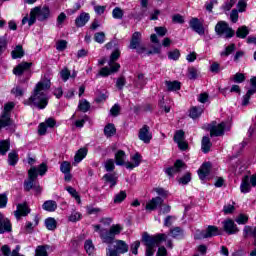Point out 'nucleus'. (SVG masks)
I'll return each instance as SVG.
<instances>
[{
	"label": "nucleus",
	"instance_id": "f257e3e1",
	"mask_svg": "<svg viewBox=\"0 0 256 256\" xmlns=\"http://www.w3.org/2000/svg\"><path fill=\"white\" fill-rule=\"evenodd\" d=\"M51 89V80L44 79L38 82L34 88L31 97L24 101V105L29 107H37V109H45L49 104V96L47 91Z\"/></svg>",
	"mask_w": 256,
	"mask_h": 256
},
{
	"label": "nucleus",
	"instance_id": "f03ea898",
	"mask_svg": "<svg viewBox=\"0 0 256 256\" xmlns=\"http://www.w3.org/2000/svg\"><path fill=\"white\" fill-rule=\"evenodd\" d=\"M163 241H167V235L157 234L151 236L149 233L144 232L142 235V243H144L146 247V256L155 255L157 247H159V244L163 243Z\"/></svg>",
	"mask_w": 256,
	"mask_h": 256
},
{
	"label": "nucleus",
	"instance_id": "7ed1b4c3",
	"mask_svg": "<svg viewBox=\"0 0 256 256\" xmlns=\"http://www.w3.org/2000/svg\"><path fill=\"white\" fill-rule=\"evenodd\" d=\"M121 231H123L121 224H113L109 229L102 228L100 230V239L102 243L111 246L115 242V237L121 235Z\"/></svg>",
	"mask_w": 256,
	"mask_h": 256
},
{
	"label": "nucleus",
	"instance_id": "20e7f679",
	"mask_svg": "<svg viewBox=\"0 0 256 256\" xmlns=\"http://www.w3.org/2000/svg\"><path fill=\"white\" fill-rule=\"evenodd\" d=\"M37 168L31 167L28 171V179L24 182L25 191H29L30 189H34L36 193H41V186L36 181L37 179Z\"/></svg>",
	"mask_w": 256,
	"mask_h": 256
},
{
	"label": "nucleus",
	"instance_id": "39448f33",
	"mask_svg": "<svg viewBox=\"0 0 256 256\" xmlns=\"http://www.w3.org/2000/svg\"><path fill=\"white\" fill-rule=\"evenodd\" d=\"M15 108V103L8 102L4 105V111L0 116V130L3 127H9L12 125L13 121L11 120V111Z\"/></svg>",
	"mask_w": 256,
	"mask_h": 256
},
{
	"label": "nucleus",
	"instance_id": "423d86ee",
	"mask_svg": "<svg viewBox=\"0 0 256 256\" xmlns=\"http://www.w3.org/2000/svg\"><path fill=\"white\" fill-rule=\"evenodd\" d=\"M215 33L220 37L225 36L226 39L235 37V30L229 26L225 21H219L215 26Z\"/></svg>",
	"mask_w": 256,
	"mask_h": 256
},
{
	"label": "nucleus",
	"instance_id": "0eeeda50",
	"mask_svg": "<svg viewBox=\"0 0 256 256\" xmlns=\"http://www.w3.org/2000/svg\"><path fill=\"white\" fill-rule=\"evenodd\" d=\"M221 235V230L217 226L209 225L206 230L196 231L194 239H209Z\"/></svg>",
	"mask_w": 256,
	"mask_h": 256
},
{
	"label": "nucleus",
	"instance_id": "6e6552de",
	"mask_svg": "<svg viewBox=\"0 0 256 256\" xmlns=\"http://www.w3.org/2000/svg\"><path fill=\"white\" fill-rule=\"evenodd\" d=\"M130 49H136L137 53H145V46L141 45V32H134L130 41Z\"/></svg>",
	"mask_w": 256,
	"mask_h": 256
},
{
	"label": "nucleus",
	"instance_id": "1a4fd4ad",
	"mask_svg": "<svg viewBox=\"0 0 256 256\" xmlns=\"http://www.w3.org/2000/svg\"><path fill=\"white\" fill-rule=\"evenodd\" d=\"M186 168L187 165L185 164V162H183V160H176L174 166L165 169V173L166 175H168V177H174L175 174L181 173V171Z\"/></svg>",
	"mask_w": 256,
	"mask_h": 256
},
{
	"label": "nucleus",
	"instance_id": "9d476101",
	"mask_svg": "<svg viewBox=\"0 0 256 256\" xmlns=\"http://www.w3.org/2000/svg\"><path fill=\"white\" fill-rule=\"evenodd\" d=\"M138 138L143 143L149 144L151 143V139H153V134L151 133V128H149L148 125H144L142 128H140L138 132Z\"/></svg>",
	"mask_w": 256,
	"mask_h": 256
},
{
	"label": "nucleus",
	"instance_id": "9b49d317",
	"mask_svg": "<svg viewBox=\"0 0 256 256\" xmlns=\"http://www.w3.org/2000/svg\"><path fill=\"white\" fill-rule=\"evenodd\" d=\"M34 11L38 21H45V19H49V15L51 11L49 10V6L44 7H35L32 9Z\"/></svg>",
	"mask_w": 256,
	"mask_h": 256
},
{
	"label": "nucleus",
	"instance_id": "f8f14e48",
	"mask_svg": "<svg viewBox=\"0 0 256 256\" xmlns=\"http://www.w3.org/2000/svg\"><path fill=\"white\" fill-rule=\"evenodd\" d=\"M32 65H33V63H31V62H22V63L18 64L13 69V73H14V75H17L18 77H21V75H23V73H27V72L31 71Z\"/></svg>",
	"mask_w": 256,
	"mask_h": 256
},
{
	"label": "nucleus",
	"instance_id": "ddd939ff",
	"mask_svg": "<svg viewBox=\"0 0 256 256\" xmlns=\"http://www.w3.org/2000/svg\"><path fill=\"white\" fill-rule=\"evenodd\" d=\"M12 229L11 221L3 214H0V235H3V233H11Z\"/></svg>",
	"mask_w": 256,
	"mask_h": 256
},
{
	"label": "nucleus",
	"instance_id": "4468645a",
	"mask_svg": "<svg viewBox=\"0 0 256 256\" xmlns=\"http://www.w3.org/2000/svg\"><path fill=\"white\" fill-rule=\"evenodd\" d=\"M31 213V209L27 206V203H22L17 205V210L14 211V216L19 221L21 217H27Z\"/></svg>",
	"mask_w": 256,
	"mask_h": 256
},
{
	"label": "nucleus",
	"instance_id": "2eb2a0df",
	"mask_svg": "<svg viewBox=\"0 0 256 256\" xmlns=\"http://www.w3.org/2000/svg\"><path fill=\"white\" fill-rule=\"evenodd\" d=\"M189 25L195 33L198 35H205V28L203 27V23L199 20V18H192L189 22Z\"/></svg>",
	"mask_w": 256,
	"mask_h": 256
},
{
	"label": "nucleus",
	"instance_id": "dca6fc26",
	"mask_svg": "<svg viewBox=\"0 0 256 256\" xmlns=\"http://www.w3.org/2000/svg\"><path fill=\"white\" fill-rule=\"evenodd\" d=\"M227 127V123L222 122L218 125H214L210 127V135L211 137H221V135L225 134V129Z\"/></svg>",
	"mask_w": 256,
	"mask_h": 256
},
{
	"label": "nucleus",
	"instance_id": "f3484780",
	"mask_svg": "<svg viewBox=\"0 0 256 256\" xmlns=\"http://www.w3.org/2000/svg\"><path fill=\"white\" fill-rule=\"evenodd\" d=\"M118 255L125 254L129 251V245L123 240H114V249Z\"/></svg>",
	"mask_w": 256,
	"mask_h": 256
},
{
	"label": "nucleus",
	"instance_id": "a211bd4d",
	"mask_svg": "<svg viewBox=\"0 0 256 256\" xmlns=\"http://www.w3.org/2000/svg\"><path fill=\"white\" fill-rule=\"evenodd\" d=\"M224 231L228 233V235H235V233H239V228L235 222L231 219L225 220L223 222Z\"/></svg>",
	"mask_w": 256,
	"mask_h": 256
},
{
	"label": "nucleus",
	"instance_id": "6ab92c4d",
	"mask_svg": "<svg viewBox=\"0 0 256 256\" xmlns=\"http://www.w3.org/2000/svg\"><path fill=\"white\" fill-rule=\"evenodd\" d=\"M90 19H91V15H89V13L82 12L78 17H76L75 25L78 28L85 27L87 23H89Z\"/></svg>",
	"mask_w": 256,
	"mask_h": 256
},
{
	"label": "nucleus",
	"instance_id": "aec40b11",
	"mask_svg": "<svg viewBox=\"0 0 256 256\" xmlns=\"http://www.w3.org/2000/svg\"><path fill=\"white\" fill-rule=\"evenodd\" d=\"M163 205V198L157 196L152 198L147 204H146V210L147 211H155L157 207H161Z\"/></svg>",
	"mask_w": 256,
	"mask_h": 256
},
{
	"label": "nucleus",
	"instance_id": "412c9836",
	"mask_svg": "<svg viewBox=\"0 0 256 256\" xmlns=\"http://www.w3.org/2000/svg\"><path fill=\"white\" fill-rule=\"evenodd\" d=\"M131 161L132 162H126L125 167L126 169L133 170L135 167H139L141 165V154L136 153L131 156Z\"/></svg>",
	"mask_w": 256,
	"mask_h": 256
},
{
	"label": "nucleus",
	"instance_id": "4be33fe9",
	"mask_svg": "<svg viewBox=\"0 0 256 256\" xmlns=\"http://www.w3.org/2000/svg\"><path fill=\"white\" fill-rule=\"evenodd\" d=\"M103 181L105 185H110V188L113 189L117 185V174L116 173H107L103 176Z\"/></svg>",
	"mask_w": 256,
	"mask_h": 256
},
{
	"label": "nucleus",
	"instance_id": "5701e85b",
	"mask_svg": "<svg viewBox=\"0 0 256 256\" xmlns=\"http://www.w3.org/2000/svg\"><path fill=\"white\" fill-rule=\"evenodd\" d=\"M211 173V163L206 162L202 164V166L198 170V175L200 179L203 181L206 179V177Z\"/></svg>",
	"mask_w": 256,
	"mask_h": 256
},
{
	"label": "nucleus",
	"instance_id": "b1692460",
	"mask_svg": "<svg viewBox=\"0 0 256 256\" xmlns=\"http://www.w3.org/2000/svg\"><path fill=\"white\" fill-rule=\"evenodd\" d=\"M251 187H253V185H251V177L244 176L240 185L241 193H249L251 191Z\"/></svg>",
	"mask_w": 256,
	"mask_h": 256
},
{
	"label": "nucleus",
	"instance_id": "393cba45",
	"mask_svg": "<svg viewBox=\"0 0 256 256\" xmlns=\"http://www.w3.org/2000/svg\"><path fill=\"white\" fill-rule=\"evenodd\" d=\"M42 209L47 211L48 213H54L57 211V201L55 200H47L42 204Z\"/></svg>",
	"mask_w": 256,
	"mask_h": 256
},
{
	"label": "nucleus",
	"instance_id": "a878e982",
	"mask_svg": "<svg viewBox=\"0 0 256 256\" xmlns=\"http://www.w3.org/2000/svg\"><path fill=\"white\" fill-rule=\"evenodd\" d=\"M141 11L133 15L134 19L137 21H141L143 17H145V13H147V5H149V0H141Z\"/></svg>",
	"mask_w": 256,
	"mask_h": 256
},
{
	"label": "nucleus",
	"instance_id": "bb28decb",
	"mask_svg": "<svg viewBox=\"0 0 256 256\" xmlns=\"http://www.w3.org/2000/svg\"><path fill=\"white\" fill-rule=\"evenodd\" d=\"M36 21H37V14H35L34 11L31 10L30 11V17L28 15H26L22 19V25H26V23H28L29 27H31V25H35Z\"/></svg>",
	"mask_w": 256,
	"mask_h": 256
},
{
	"label": "nucleus",
	"instance_id": "cd10ccee",
	"mask_svg": "<svg viewBox=\"0 0 256 256\" xmlns=\"http://www.w3.org/2000/svg\"><path fill=\"white\" fill-rule=\"evenodd\" d=\"M212 145L213 144L211 143V139H209V137L204 136L202 138L201 149L203 153H209V151H211Z\"/></svg>",
	"mask_w": 256,
	"mask_h": 256
},
{
	"label": "nucleus",
	"instance_id": "c85d7f7f",
	"mask_svg": "<svg viewBox=\"0 0 256 256\" xmlns=\"http://www.w3.org/2000/svg\"><path fill=\"white\" fill-rule=\"evenodd\" d=\"M247 35H249V27L245 25L238 27L236 30V37H238V39H245Z\"/></svg>",
	"mask_w": 256,
	"mask_h": 256
},
{
	"label": "nucleus",
	"instance_id": "c756f323",
	"mask_svg": "<svg viewBox=\"0 0 256 256\" xmlns=\"http://www.w3.org/2000/svg\"><path fill=\"white\" fill-rule=\"evenodd\" d=\"M167 91H179L181 89V82L179 81H165Z\"/></svg>",
	"mask_w": 256,
	"mask_h": 256
},
{
	"label": "nucleus",
	"instance_id": "7c9ffc66",
	"mask_svg": "<svg viewBox=\"0 0 256 256\" xmlns=\"http://www.w3.org/2000/svg\"><path fill=\"white\" fill-rule=\"evenodd\" d=\"M85 157H87V149L81 148L75 154L74 161L75 163H81Z\"/></svg>",
	"mask_w": 256,
	"mask_h": 256
},
{
	"label": "nucleus",
	"instance_id": "2f4dec72",
	"mask_svg": "<svg viewBox=\"0 0 256 256\" xmlns=\"http://www.w3.org/2000/svg\"><path fill=\"white\" fill-rule=\"evenodd\" d=\"M134 85L137 87V89H143V87L147 85V78H145V75L139 74L134 82Z\"/></svg>",
	"mask_w": 256,
	"mask_h": 256
},
{
	"label": "nucleus",
	"instance_id": "473e14b6",
	"mask_svg": "<svg viewBox=\"0 0 256 256\" xmlns=\"http://www.w3.org/2000/svg\"><path fill=\"white\" fill-rule=\"evenodd\" d=\"M117 133V129H115L114 124H108L104 127V135L105 137H113Z\"/></svg>",
	"mask_w": 256,
	"mask_h": 256
},
{
	"label": "nucleus",
	"instance_id": "72a5a7b5",
	"mask_svg": "<svg viewBox=\"0 0 256 256\" xmlns=\"http://www.w3.org/2000/svg\"><path fill=\"white\" fill-rule=\"evenodd\" d=\"M84 249L88 255H93V253H95V245L93 244V240H86L84 243Z\"/></svg>",
	"mask_w": 256,
	"mask_h": 256
},
{
	"label": "nucleus",
	"instance_id": "f704fd0d",
	"mask_svg": "<svg viewBox=\"0 0 256 256\" xmlns=\"http://www.w3.org/2000/svg\"><path fill=\"white\" fill-rule=\"evenodd\" d=\"M12 59H21L25 52L23 51V46L18 45L16 48L11 52Z\"/></svg>",
	"mask_w": 256,
	"mask_h": 256
},
{
	"label": "nucleus",
	"instance_id": "c9c22d12",
	"mask_svg": "<svg viewBox=\"0 0 256 256\" xmlns=\"http://www.w3.org/2000/svg\"><path fill=\"white\" fill-rule=\"evenodd\" d=\"M45 226L48 231H55L57 229V220L55 218H47L45 220Z\"/></svg>",
	"mask_w": 256,
	"mask_h": 256
},
{
	"label": "nucleus",
	"instance_id": "e433bc0d",
	"mask_svg": "<svg viewBox=\"0 0 256 256\" xmlns=\"http://www.w3.org/2000/svg\"><path fill=\"white\" fill-rule=\"evenodd\" d=\"M11 147V143L9 140L0 141V155H7V151H9Z\"/></svg>",
	"mask_w": 256,
	"mask_h": 256
},
{
	"label": "nucleus",
	"instance_id": "4c0bfd02",
	"mask_svg": "<svg viewBox=\"0 0 256 256\" xmlns=\"http://www.w3.org/2000/svg\"><path fill=\"white\" fill-rule=\"evenodd\" d=\"M115 159H116V165H125L127 162H125V151L119 150L115 154Z\"/></svg>",
	"mask_w": 256,
	"mask_h": 256
},
{
	"label": "nucleus",
	"instance_id": "58836bf2",
	"mask_svg": "<svg viewBox=\"0 0 256 256\" xmlns=\"http://www.w3.org/2000/svg\"><path fill=\"white\" fill-rule=\"evenodd\" d=\"M18 161H19V155H17V152L12 151L8 154V163H9V165L14 167V165H17Z\"/></svg>",
	"mask_w": 256,
	"mask_h": 256
},
{
	"label": "nucleus",
	"instance_id": "ea45409f",
	"mask_svg": "<svg viewBox=\"0 0 256 256\" xmlns=\"http://www.w3.org/2000/svg\"><path fill=\"white\" fill-rule=\"evenodd\" d=\"M79 111H82V113H87L89 109H91V104L87 100H80L78 105Z\"/></svg>",
	"mask_w": 256,
	"mask_h": 256
},
{
	"label": "nucleus",
	"instance_id": "a19ab883",
	"mask_svg": "<svg viewBox=\"0 0 256 256\" xmlns=\"http://www.w3.org/2000/svg\"><path fill=\"white\" fill-rule=\"evenodd\" d=\"M124 199H127V192L120 191L114 196V203L118 205L119 203H123Z\"/></svg>",
	"mask_w": 256,
	"mask_h": 256
},
{
	"label": "nucleus",
	"instance_id": "79ce46f5",
	"mask_svg": "<svg viewBox=\"0 0 256 256\" xmlns=\"http://www.w3.org/2000/svg\"><path fill=\"white\" fill-rule=\"evenodd\" d=\"M235 49H237V47L235 46V44H230L228 45L224 51H222L220 53L221 57H229V55H231V53H233L235 51Z\"/></svg>",
	"mask_w": 256,
	"mask_h": 256
},
{
	"label": "nucleus",
	"instance_id": "37998d69",
	"mask_svg": "<svg viewBox=\"0 0 256 256\" xmlns=\"http://www.w3.org/2000/svg\"><path fill=\"white\" fill-rule=\"evenodd\" d=\"M81 212L73 211L71 215L68 217V221L71 223H77V221H81L82 218Z\"/></svg>",
	"mask_w": 256,
	"mask_h": 256
},
{
	"label": "nucleus",
	"instance_id": "c03bdc74",
	"mask_svg": "<svg viewBox=\"0 0 256 256\" xmlns=\"http://www.w3.org/2000/svg\"><path fill=\"white\" fill-rule=\"evenodd\" d=\"M251 95H255V90H248L246 95L243 96V99H242L243 107H247V105H249Z\"/></svg>",
	"mask_w": 256,
	"mask_h": 256
},
{
	"label": "nucleus",
	"instance_id": "a18cd8bd",
	"mask_svg": "<svg viewBox=\"0 0 256 256\" xmlns=\"http://www.w3.org/2000/svg\"><path fill=\"white\" fill-rule=\"evenodd\" d=\"M35 256H49V253H47V246H37Z\"/></svg>",
	"mask_w": 256,
	"mask_h": 256
},
{
	"label": "nucleus",
	"instance_id": "49530a36",
	"mask_svg": "<svg viewBox=\"0 0 256 256\" xmlns=\"http://www.w3.org/2000/svg\"><path fill=\"white\" fill-rule=\"evenodd\" d=\"M181 57V52L179 49H175L173 51L168 52V59L172 61H178V59Z\"/></svg>",
	"mask_w": 256,
	"mask_h": 256
},
{
	"label": "nucleus",
	"instance_id": "de8ad7c7",
	"mask_svg": "<svg viewBox=\"0 0 256 256\" xmlns=\"http://www.w3.org/2000/svg\"><path fill=\"white\" fill-rule=\"evenodd\" d=\"M66 191H68V193L72 197H74V199H76V201H78V203H81V197L79 196V194L77 193V190H75V188H73L71 186H67Z\"/></svg>",
	"mask_w": 256,
	"mask_h": 256
},
{
	"label": "nucleus",
	"instance_id": "09e8293b",
	"mask_svg": "<svg viewBox=\"0 0 256 256\" xmlns=\"http://www.w3.org/2000/svg\"><path fill=\"white\" fill-rule=\"evenodd\" d=\"M203 113V108H198V107H192L190 110V117L192 119H197Z\"/></svg>",
	"mask_w": 256,
	"mask_h": 256
},
{
	"label": "nucleus",
	"instance_id": "8fccbe9b",
	"mask_svg": "<svg viewBox=\"0 0 256 256\" xmlns=\"http://www.w3.org/2000/svg\"><path fill=\"white\" fill-rule=\"evenodd\" d=\"M61 173H71V163L67 161H63L60 165Z\"/></svg>",
	"mask_w": 256,
	"mask_h": 256
},
{
	"label": "nucleus",
	"instance_id": "3c124183",
	"mask_svg": "<svg viewBox=\"0 0 256 256\" xmlns=\"http://www.w3.org/2000/svg\"><path fill=\"white\" fill-rule=\"evenodd\" d=\"M123 15V10L119 7L114 8L112 11V17L114 19H123Z\"/></svg>",
	"mask_w": 256,
	"mask_h": 256
},
{
	"label": "nucleus",
	"instance_id": "603ef678",
	"mask_svg": "<svg viewBox=\"0 0 256 256\" xmlns=\"http://www.w3.org/2000/svg\"><path fill=\"white\" fill-rule=\"evenodd\" d=\"M94 41H96V43H99L100 45L105 43V33L104 32L95 33Z\"/></svg>",
	"mask_w": 256,
	"mask_h": 256
},
{
	"label": "nucleus",
	"instance_id": "864d4df0",
	"mask_svg": "<svg viewBox=\"0 0 256 256\" xmlns=\"http://www.w3.org/2000/svg\"><path fill=\"white\" fill-rule=\"evenodd\" d=\"M60 77L64 82L69 81V78L71 77V71L69 69L64 68L60 72Z\"/></svg>",
	"mask_w": 256,
	"mask_h": 256
},
{
	"label": "nucleus",
	"instance_id": "5fc2aeb1",
	"mask_svg": "<svg viewBox=\"0 0 256 256\" xmlns=\"http://www.w3.org/2000/svg\"><path fill=\"white\" fill-rule=\"evenodd\" d=\"M170 233L174 239H177V237L183 236V229L180 227H175L174 229L170 230Z\"/></svg>",
	"mask_w": 256,
	"mask_h": 256
},
{
	"label": "nucleus",
	"instance_id": "6e6d98bb",
	"mask_svg": "<svg viewBox=\"0 0 256 256\" xmlns=\"http://www.w3.org/2000/svg\"><path fill=\"white\" fill-rule=\"evenodd\" d=\"M185 139V132L183 130L176 131L174 135V141L175 143H179L180 141H183Z\"/></svg>",
	"mask_w": 256,
	"mask_h": 256
},
{
	"label": "nucleus",
	"instance_id": "4d7b16f0",
	"mask_svg": "<svg viewBox=\"0 0 256 256\" xmlns=\"http://www.w3.org/2000/svg\"><path fill=\"white\" fill-rule=\"evenodd\" d=\"M67 19V15L65 12H61L60 15L57 17V27H63V23H65V20Z\"/></svg>",
	"mask_w": 256,
	"mask_h": 256
},
{
	"label": "nucleus",
	"instance_id": "13d9d810",
	"mask_svg": "<svg viewBox=\"0 0 256 256\" xmlns=\"http://www.w3.org/2000/svg\"><path fill=\"white\" fill-rule=\"evenodd\" d=\"M232 81H234V83H243V81H245V74H243V73H236L232 77Z\"/></svg>",
	"mask_w": 256,
	"mask_h": 256
},
{
	"label": "nucleus",
	"instance_id": "bf43d9fd",
	"mask_svg": "<svg viewBox=\"0 0 256 256\" xmlns=\"http://www.w3.org/2000/svg\"><path fill=\"white\" fill-rule=\"evenodd\" d=\"M108 65L110 67V73H117V71H119V69H121V65L116 62L109 61Z\"/></svg>",
	"mask_w": 256,
	"mask_h": 256
},
{
	"label": "nucleus",
	"instance_id": "052dcab7",
	"mask_svg": "<svg viewBox=\"0 0 256 256\" xmlns=\"http://www.w3.org/2000/svg\"><path fill=\"white\" fill-rule=\"evenodd\" d=\"M57 51H65L67 49V42L65 40H59L56 43Z\"/></svg>",
	"mask_w": 256,
	"mask_h": 256
},
{
	"label": "nucleus",
	"instance_id": "680f3d73",
	"mask_svg": "<svg viewBox=\"0 0 256 256\" xmlns=\"http://www.w3.org/2000/svg\"><path fill=\"white\" fill-rule=\"evenodd\" d=\"M36 173H38L39 175H41V177H43V175L47 173V164L45 163L40 164V166L36 168Z\"/></svg>",
	"mask_w": 256,
	"mask_h": 256
},
{
	"label": "nucleus",
	"instance_id": "e2e57ef3",
	"mask_svg": "<svg viewBox=\"0 0 256 256\" xmlns=\"http://www.w3.org/2000/svg\"><path fill=\"white\" fill-rule=\"evenodd\" d=\"M235 221L238 223V225H245V223L249 221V217L245 216L244 214H240Z\"/></svg>",
	"mask_w": 256,
	"mask_h": 256
},
{
	"label": "nucleus",
	"instance_id": "0e129e2a",
	"mask_svg": "<svg viewBox=\"0 0 256 256\" xmlns=\"http://www.w3.org/2000/svg\"><path fill=\"white\" fill-rule=\"evenodd\" d=\"M230 19L232 23H237L239 21V11L237 9H233L230 13Z\"/></svg>",
	"mask_w": 256,
	"mask_h": 256
},
{
	"label": "nucleus",
	"instance_id": "69168bd1",
	"mask_svg": "<svg viewBox=\"0 0 256 256\" xmlns=\"http://www.w3.org/2000/svg\"><path fill=\"white\" fill-rule=\"evenodd\" d=\"M106 171H113L115 169V161L113 159H109L105 162Z\"/></svg>",
	"mask_w": 256,
	"mask_h": 256
},
{
	"label": "nucleus",
	"instance_id": "338daca9",
	"mask_svg": "<svg viewBox=\"0 0 256 256\" xmlns=\"http://www.w3.org/2000/svg\"><path fill=\"white\" fill-rule=\"evenodd\" d=\"M191 181V173H186L183 177L179 179V183L182 185H187Z\"/></svg>",
	"mask_w": 256,
	"mask_h": 256
},
{
	"label": "nucleus",
	"instance_id": "774afa93",
	"mask_svg": "<svg viewBox=\"0 0 256 256\" xmlns=\"http://www.w3.org/2000/svg\"><path fill=\"white\" fill-rule=\"evenodd\" d=\"M1 252L4 256H11V253H13L11 252V248H9L7 245L2 246Z\"/></svg>",
	"mask_w": 256,
	"mask_h": 256
}]
</instances>
